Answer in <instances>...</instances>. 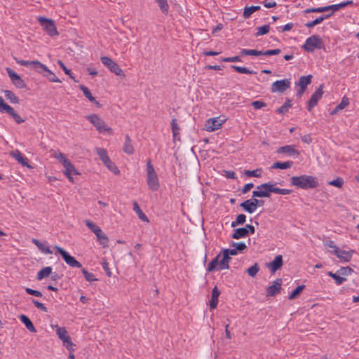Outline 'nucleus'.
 I'll return each mask as SVG.
<instances>
[{
	"instance_id": "nucleus-19",
	"label": "nucleus",
	"mask_w": 359,
	"mask_h": 359,
	"mask_svg": "<svg viewBox=\"0 0 359 359\" xmlns=\"http://www.w3.org/2000/svg\"><path fill=\"white\" fill-rule=\"evenodd\" d=\"M282 279L278 278L273 282V284L266 289V296L274 297L280 292Z\"/></svg>"
},
{
	"instance_id": "nucleus-20",
	"label": "nucleus",
	"mask_w": 359,
	"mask_h": 359,
	"mask_svg": "<svg viewBox=\"0 0 359 359\" xmlns=\"http://www.w3.org/2000/svg\"><path fill=\"white\" fill-rule=\"evenodd\" d=\"M283 264V257L279 255L276 256L274 259L268 264V268L272 273H275L278 270Z\"/></svg>"
},
{
	"instance_id": "nucleus-38",
	"label": "nucleus",
	"mask_w": 359,
	"mask_h": 359,
	"mask_svg": "<svg viewBox=\"0 0 359 359\" xmlns=\"http://www.w3.org/2000/svg\"><path fill=\"white\" fill-rule=\"evenodd\" d=\"M292 107V101L290 99H287L285 103L279 108L276 110V112L278 114H284L289 109Z\"/></svg>"
},
{
	"instance_id": "nucleus-37",
	"label": "nucleus",
	"mask_w": 359,
	"mask_h": 359,
	"mask_svg": "<svg viewBox=\"0 0 359 359\" xmlns=\"http://www.w3.org/2000/svg\"><path fill=\"white\" fill-rule=\"evenodd\" d=\"M260 9L259 6H252L250 7H245L243 11V16L245 19H248L250 15L257 11Z\"/></svg>"
},
{
	"instance_id": "nucleus-56",
	"label": "nucleus",
	"mask_w": 359,
	"mask_h": 359,
	"mask_svg": "<svg viewBox=\"0 0 359 359\" xmlns=\"http://www.w3.org/2000/svg\"><path fill=\"white\" fill-rule=\"evenodd\" d=\"M349 104V100L347 97L344 96L343 97L341 102L337 106V109H344L345 107H346Z\"/></svg>"
},
{
	"instance_id": "nucleus-31",
	"label": "nucleus",
	"mask_w": 359,
	"mask_h": 359,
	"mask_svg": "<svg viewBox=\"0 0 359 359\" xmlns=\"http://www.w3.org/2000/svg\"><path fill=\"white\" fill-rule=\"evenodd\" d=\"M123 150L125 153L128 154H133L134 152L133 146L132 144L131 140L128 135H126Z\"/></svg>"
},
{
	"instance_id": "nucleus-40",
	"label": "nucleus",
	"mask_w": 359,
	"mask_h": 359,
	"mask_svg": "<svg viewBox=\"0 0 359 359\" xmlns=\"http://www.w3.org/2000/svg\"><path fill=\"white\" fill-rule=\"evenodd\" d=\"M327 275L330 277H332L335 280L336 284L338 285L342 284L346 280V278L342 277V276H341V275L337 273H337H332V271H329L327 273Z\"/></svg>"
},
{
	"instance_id": "nucleus-48",
	"label": "nucleus",
	"mask_w": 359,
	"mask_h": 359,
	"mask_svg": "<svg viewBox=\"0 0 359 359\" xmlns=\"http://www.w3.org/2000/svg\"><path fill=\"white\" fill-rule=\"evenodd\" d=\"M305 285H301L297 286L289 295L288 299H295L300 293L304 289Z\"/></svg>"
},
{
	"instance_id": "nucleus-25",
	"label": "nucleus",
	"mask_w": 359,
	"mask_h": 359,
	"mask_svg": "<svg viewBox=\"0 0 359 359\" xmlns=\"http://www.w3.org/2000/svg\"><path fill=\"white\" fill-rule=\"evenodd\" d=\"M220 294V291L217 287L215 286L212 291L211 299L210 300V307L211 309H215L218 304V297Z\"/></svg>"
},
{
	"instance_id": "nucleus-5",
	"label": "nucleus",
	"mask_w": 359,
	"mask_h": 359,
	"mask_svg": "<svg viewBox=\"0 0 359 359\" xmlns=\"http://www.w3.org/2000/svg\"><path fill=\"white\" fill-rule=\"evenodd\" d=\"M302 48L308 53H313L316 49L324 48V44L319 35H312L306 39Z\"/></svg>"
},
{
	"instance_id": "nucleus-42",
	"label": "nucleus",
	"mask_w": 359,
	"mask_h": 359,
	"mask_svg": "<svg viewBox=\"0 0 359 359\" xmlns=\"http://www.w3.org/2000/svg\"><path fill=\"white\" fill-rule=\"evenodd\" d=\"M246 221V216L244 214L238 215L236 220L231 222V227H236L238 225L243 224Z\"/></svg>"
},
{
	"instance_id": "nucleus-60",
	"label": "nucleus",
	"mask_w": 359,
	"mask_h": 359,
	"mask_svg": "<svg viewBox=\"0 0 359 359\" xmlns=\"http://www.w3.org/2000/svg\"><path fill=\"white\" fill-rule=\"evenodd\" d=\"M221 61L226 62H241V59L240 56H233V57H223L221 59Z\"/></svg>"
},
{
	"instance_id": "nucleus-51",
	"label": "nucleus",
	"mask_w": 359,
	"mask_h": 359,
	"mask_svg": "<svg viewBox=\"0 0 359 359\" xmlns=\"http://www.w3.org/2000/svg\"><path fill=\"white\" fill-rule=\"evenodd\" d=\"M259 271V266L257 263H255L254 265L250 266L247 269V273L251 277H255L258 271Z\"/></svg>"
},
{
	"instance_id": "nucleus-52",
	"label": "nucleus",
	"mask_w": 359,
	"mask_h": 359,
	"mask_svg": "<svg viewBox=\"0 0 359 359\" xmlns=\"http://www.w3.org/2000/svg\"><path fill=\"white\" fill-rule=\"evenodd\" d=\"M155 1L158 3L161 11L163 13H167L168 12L169 5L167 2V0H155Z\"/></svg>"
},
{
	"instance_id": "nucleus-23",
	"label": "nucleus",
	"mask_w": 359,
	"mask_h": 359,
	"mask_svg": "<svg viewBox=\"0 0 359 359\" xmlns=\"http://www.w3.org/2000/svg\"><path fill=\"white\" fill-rule=\"evenodd\" d=\"M353 251H346L344 250L338 249L334 252V255H336L341 260L344 262H349L352 258V252Z\"/></svg>"
},
{
	"instance_id": "nucleus-12",
	"label": "nucleus",
	"mask_w": 359,
	"mask_h": 359,
	"mask_svg": "<svg viewBox=\"0 0 359 359\" xmlns=\"http://www.w3.org/2000/svg\"><path fill=\"white\" fill-rule=\"evenodd\" d=\"M341 8V4H332L330 6H323V7H318V8H306L304 11L305 13H323L329 11H332V13L330 14L332 15L336 11H338Z\"/></svg>"
},
{
	"instance_id": "nucleus-11",
	"label": "nucleus",
	"mask_w": 359,
	"mask_h": 359,
	"mask_svg": "<svg viewBox=\"0 0 359 359\" xmlns=\"http://www.w3.org/2000/svg\"><path fill=\"white\" fill-rule=\"evenodd\" d=\"M39 21L49 36H53L58 34L53 20L43 17H40L39 18Z\"/></svg>"
},
{
	"instance_id": "nucleus-50",
	"label": "nucleus",
	"mask_w": 359,
	"mask_h": 359,
	"mask_svg": "<svg viewBox=\"0 0 359 359\" xmlns=\"http://www.w3.org/2000/svg\"><path fill=\"white\" fill-rule=\"evenodd\" d=\"M245 175L247 177H260L262 176V169H256L254 170H245Z\"/></svg>"
},
{
	"instance_id": "nucleus-6",
	"label": "nucleus",
	"mask_w": 359,
	"mask_h": 359,
	"mask_svg": "<svg viewBox=\"0 0 359 359\" xmlns=\"http://www.w3.org/2000/svg\"><path fill=\"white\" fill-rule=\"evenodd\" d=\"M87 119L96 128L99 133L107 132L109 135L113 134V129L106 125L104 121L98 115H89L87 116Z\"/></svg>"
},
{
	"instance_id": "nucleus-26",
	"label": "nucleus",
	"mask_w": 359,
	"mask_h": 359,
	"mask_svg": "<svg viewBox=\"0 0 359 359\" xmlns=\"http://www.w3.org/2000/svg\"><path fill=\"white\" fill-rule=\"evenodd\" d=\"M240 206L248 213H253L256 210L252 199H248L240 204Z\"/></svg>"
},
{
	"instance_id": "nucleus-21",
	"label": "nucleus",
	"mask_w": 359,
	"mask_h": 359,
	"mask_svg": "<svg viewBox=\"0 0 359 359\" xmlns=\"http://www.w3.org/2000/svg\"><path fill=\"white\" fill-rule=\"evenodd\" d=\"M63 167L65 169V175L68 177L70 182H73L74 181L72 175H79V172L76 171L74 165L69 161L68 162H66V163L63 165Z\"/></svg>"
},
{
	"instance_id": "nucleus-64",
	"label": "nucleus",
	"mask_w": 359,
	"mask_h": 359,
	"mask_svg": "<svg viewBox=\"0 0 359 359\" xmlns=\"http://www.w3.org/2000/svg\"><path fill=\"white\" fill-rule=\"evenodd\" d=\"M232 246L235 247L236 249L237 250V251H240V252H241L247 248L245 243H244L243 242L233 243Z\"/></svg>"
},
{
	"instance_id": "nucleus-9",
	"label": "nucleus",
	"mask_w": 359,
	"mask_h": 359,
	"mask_svg": "<svg viewBox=\"0 0 359 359\" xmlns=\"http://www.w3.org/2000/svg\"><path fill=\"white\" fill-rule=\"evenodd\" d=\"M0 112L3 113H7L11 116L13 118L15 121L20 124L23 122H25V119L22 118L13 109V107H11L10 105L6 104L4 99L0 97Z\"/></svg>"
},
{
	"instance_id": "nucleus-54",
	"label": "nucleus",
	"mask_w": 359,
	"mask_h": 359,
	"mask_svg": "<svg viewBox=\"0 0 359 359\" xmlns=\"http://www.w3.org/2000/svg\"><path fill=\"white\" fill-rule=\"evenodd\" d=\"M353 272V270L349 266L341 267L339 270H337V273L341 276H348Z\"/></svg>"
},
{
	"instance_id": "nucleus-18",
	"label": "nucleus",
	"mask_w": 359,
	"mask_h": 359,
	"mask_svg": "<svg viewBox=\"0 0 359 359\" xmlns=\"http://www.w3.org/2000/svg\"><path fill=\"white\" fill-rule=\"evenodd\" d=\"M277 153L279 154H286L290 156L298 157L300 152L295 149L294 145H285L278 149Z\"/></svg>"
},
{
	"instance_id": "nucleus-8",
	"label": "nucleus",
	"mask_w": 359,
	"mask_h": 359,
	"mask_svg": "<svg viewBox=\"0 0 359 359\" xmlns=\"http://www.w3.org/2000/svg\"><path fill=\"white\" fill-rule=\"evenodd\" d=\"M54 248L56 250V252L61 255L63 259L71 267L75 268H81V264L78 262L74 257L71 256L66 250L58 245H55Z\"/></svg>"
},
{
	"instance_id": "nucleus-46",
	"label": "nucleus",
	"mask_w": 359,
	"mask_h": 359,
	"mask_svg": "<svg viewBox=\"0 0 359 359\" xmlns=\"http://www.w3.org/2000/svg\"><path fill=\"white\" fill-rule=\"evenodd\" d=\"M221 255L219 254L217 255L208 264V269L207 270L208 271H214L216 267L218 266H219V258L220 257Z\"/></svg>"
},
{
	"instance_id": "nucleus-15",
	"label": "nucleus",
	"mask_w": 359,
	"mask_h": 359,
	"mask_svg": "<svg viewBox=\"0 0 359 359\" xmlns=\"http://www.w3.org/2000/svg\"><path fill=\"white\" fill-rule=\"evenodd\" d=\"M6 70L15 87L18 88H25L26 87L25 81L11 68L6 67Z\"/></svg>"
},
{
	"instance_id": "nucleus-43",
	"label": "nucleus",
	"mask_w": 359,
	"mask_h": 359,
	"mask_svg": "<svg viewBox=\"0 0 359 359\" xmlns=\"http://www.w3.org/2000/svg\"><path fill=\"white\" fill-rule=\"evenodd\" d=\"M4 95L6 99L9 100L12 103H19V98L12 91L6 90L4 91Z\"/></svg>"
},
{
	"instance_id": "nucleus-24",
	"label": "nucleus",
	"mask_w": 359,
	"mask_h": 359,
	"mask_svg": "<svg viewBox=\"0 0 359 359\" xmlns=\"http://www.w3.org/2000/svg\"><path fill=\"white\" fill-rule=\"evenodd\" d=\"M11 155L23 166L30 167L27 158L25 157L19 150L16 149L11 151Z\"/></svg>"
},
{
	"instance_id": "nucleus-32",
	"label": "nucleus",
	"mask_w": 359,
	"mask_h": 359,
	"mask_svg": "<svg viewBox=\"0 0 359 359\" xmlns=\"http://www.w3.org/2000/svg\"><path fill=\"white\" fill-rule=\"evenodd\" d=\"M332 15V14H327V15H321L317 18H316L315 20H313V21H311V22H308L305 24V26L308 28H312L314 26L321 23L325 19H327L328 18H330V16Z\"/></svg>"
},
{
	"instance_id": "nucleus-41",
	"label": "nucleus",
	"mask_w": 359,
	"mask_h": 359,
	"mask_svg": "<svg viewBox=\"0 0 359 359\" xmlns=\"http://www.w3.org/2000/svg\"><path fill=\"white\" fill-rule=\"evenodd\" d=\"M231 67L234 69L236 72L241 74H255V72L252 70L248 69L247 67H239L236 65H231Z\"/></svg>"
},
{
	"instance_id": "nucleus-33",
	"label": "nucleus",
	"mask_w": 359,
	"mask_h": 359,
	"mask_svg": "<svg viewBox=\"0 0 359 359\" xmlns=\"http://www.w3.org/2000/svg\"><path fill=\"white\" fill-rule=\"evenodd\" d=\"M311 79L312 76L311 74L308 76H302L299 79L297 85L302 89H306L308 85L311 82Z\"/></svg>"
},
{
	"instance_id": "nucleus-16",
	"label": "nucleus",
	"mask_w": 359,
	"mask_h": 359,
	"mask_svg": "<svg viewBox=\"0 0 359 359\" xmlns=\"http://www.w3.org/2000/svg\"><path fill=\"white\" fill-rule=\"evenodd\" d=\"M224 121V119L221 120L219 117L209 118L205 122V129L209 132L215 131L220 128Z\"/></svg>"
},
{
	"instance_id": "nucleus-44",
	"label": "nucleus",
	"mask_w": 359,
	"mask_h": 359,
	"mask_svg": "<svg viewBox=\"0 0 359 359\" xmlns=\"http://www.w3.org/2000/svg\"><path fill=\"white\" fill-rule=\"evenodd\" d=\"M79 88L90 102H95V97L92 95L90 91L86 86L83 85H80Z\"/></svg>"
},
{
	"instance_id": "nucleus-2",
	"label": "nucleus",
	"mask_w": 359,
	"mask_h": 359,
	"mask_svg": "<svg viewBox=\"0 0 359 359\" xmlns=\"http://www.w3.org/2000/svg\"><path fill=\"white\" fill-rule=\"evenodd\" d=\"M290 183L291 185L303 189H313L318 186V182L315 177L306 175L292 177Z\"/></svg>"
},
{
	"instance_id": "nucleus-57",
	"label": "nucleus",
	"mask_w": 359,
	"mask_h": 359,
	"mask_svg": "<svg viewBox=\"0 0 359 359\" xmlns=\"http://www.w3.org/2000/svg\"><path fill=\"white\" fill-rule=\"evenodd\" d=\"M102 266L108 277H111V272L109 266V263L106 259H104L102 262Z\"/></svg>"
},
{
	"instance_id": "nucleus-1",
	"label": "nucleus",
	"mask_w": 359,
	"mask_h": 359,
	"mask_svg": "<svg viewBox=\"0 0 359 359\" xmlns=\"http://www.w3.org/2000/svg\"><path fill=\"white\" fill-rule=\"evenodd\" d=\"M271 193L287 195L291 194L292 190L275 187L273 184L268 182L257 186V190L252 191V197L269 198L271 196Z\"/></svg>"
},
{
	"instance_id": "nucleus-29",
	"label": "nucleus",
	"mask_w": 359,
	"mask_h": 359,
	"mask_svg": "<svg viewBox=\"0 0 359 359\" xmlns=\"http://www.w3.org/2000/svg\"><path fill=\"white\" fill-rule=\"evenodd\" d=\"M20 320L22 321V323H24V325H25L26 328L29 331H30L32 332H36V330L34 327L32 322L30 320V319L27 316L22 314L20 316Z\"/></svg>"
},
{
	"instance_id": "nucleus-13",
	"label": "nucleus",
	"mask_w": 359,
	"mask_h": 359,
	"mask_svg": "<svg viewBox=\"0 0 359 359\" xmlns=\"http://www.w3.org/2000/svg\"><path fill=\"white\" fill-rule=\"evenodd\" d=\"M323 85L321 84L319 88L312 94L310 100L307 102V109L311 111L318 104L323 94Z\"/></svg>"
},
{
	"instance_id": "nucleus-14",
	"label": "nucleus",
	"mask_w": 359,
	"mask_h": 359,
	"mask_svg": "<svg viewBox=\"0 0 359 359\" xmlns=\"http://www.w3.org/2000/svg\"><path fill=\"white\" fill-rule=\"evenodd\" d=\"M290 83H291L290 79H283L276 81L272 83L271 87V91L272 93H283L290 87Z\"/></svg>"
},
{
	"instance_id": "nucleus-45",
	"label": "nucleus",
	"mask_w": 359,
	"mask_h": 359,
	"mask_svg": "<svg viewBox=\"0 0 359 359\" xmlns=\"http://www.w3.org/2000/svg\"><path fill=\"white\" fill-rule=\"evenodd\" d=\"M171 128L174 139L177 138V136L180 135V128L177 123L175 118H172L171 121Z\"/></svg>"
},
{
	"instance_id": "nucleus-61",
	"label": "nucleus",
	"mask_w": 359,
	"mask_h": 359,
	"mask_svg": "<svg viewBox=\"0 0 359 359\" xmlns=\"http://www.w3.org/2000/svg\"><path fill=\"white\" fill-rule=\"evenodd\" d=\"M25 291L27 294H29L30 295H33V296H35L37 297H42V293L40 291L35 290L31 289L29 287H27L25 289Z\"/></svg>"
},
{
	"instance_id": "nucleus-47",
	"label": "nucleus",
	"mask_w": 359,
	"mask_h": 359,
	"mask_svg": "<svg viewBox=\"0 0 359 359\" xmlns=\"http://www.w3.org/2000/svg\"><path fill=\"white\" fill-rule=\"evenodd\" d=\"M97 241L104 248L107 246L108 238L106 234L102 231L101 233L96 236Z\"/></svg>"
},
{
	"instance_id": "nucleus-30",
	"label": "nucleus",
	"mask_w": 359,
	"mask_h": 359,
	"mask_svg": "<svg viewBox=\"0 0 359 359\" xmlns=\"http://www.w3.org/2000/svg\"><path fill=\"white\" fill-rule=\"evenodd\" d=\"M133 210L138 215L139 218L143 222H149V219L147 218L146 215L142 212V210H141L140 207L139 206L137 202L133 201Z\"/></svg>"
},
{
	"instance_id": "nucleus-35",
	"label": "nucleus",
	"mask_w": 359,
	"mask_h": 359,
	"mask_svg": "<svg viewBox=\"0 0 359 359\" xmlns=\"http://www.w3.org/2000/svg\"><path fill=\"white\" fill-rule=\"evenodd\" d=\"M293 165L292 161H285V162H275L272 165V169H287L292 167Z\"/></svg>"
},
{
	"instance_id": "nucleus-53",
	"label": "nucleus",
	"mask_w": 359,
	"mask_h": 359,
	"mask_svg": "<svg viewBox=\"0 0 359 359\" xmlns=\"http://www.w3.org/2000/svg\"><path fill=\"white\" fill-rule=\"evenodd\" d=\"M270 30V26L269 25H265L262 27L257 28V32L256 33V36H262L267 34Z\"/></svg>"
},
{
	"instance_id": "nucleus-49",
	"label": "nucleus",
	"mask_w": 359,
	"mask_h": 359,
	"mask_svg": "<svg viewBox=\"0 0 359 359\" xmlns=\"http://www.w3.org/2000/svg\"><path fill=\"white\" fill-rule=\"evenodd\" d=\"M81 272L87 281L93 282L97 280V279L95 277L94 274L91 272L88 271L86 269H82Z\"/></svg>"
},
{
	"instance_id": "nucleus-59",
	"label": "nucleus",
	"mask_w": 359,
	"mask_h": 359,
	"mask_svg": "<svg viewBox=\"0 0 359 359\" xmlns=\"http://www.w3.org/2000/svg\"><path fill=\"white\" fill-rule=\"evenodd\" d=\"M344 184V180L341 177H338L336 180H334L329 182V184L337 187L338 188H341Z\"/></svg>"
},
{
	"instance_id": "nucleus-62",
	"label": "nucleus",
	"mask_w": 359,
	"mask_h": 359,
	"mask_svg": "<svg viewBox=\"0 0 359 359\" xmlns=\"http://www.w3.org/2000/svg\"><path fill=\"white\" fill-rule=\"evenodd\" d=\"M266 105V104L265 102L260 101V100H257V101H254L252 102V106L255 109H262V107H265Z\"/></svg>"
},
{
	"instance_id": "nucleus-7",
	"label": "nucleus",
	"mask_w": 359,
	"mask_h": 359,
	"mask_svg": "<svg viewBox=\"0 0 359 359\" xmlns=\"http://www.w3.org/2000/svg\"><path fill=\"white\" fill-rule=\"evenodd\" d=\"M56 334L60 339L62 341L63 345L69 351H74L73 346L74 344H73L71 337L69 336L65 327L56 325Z\"/></svg>"
},
{
	"instance_id": "nucleus-55",
	"label": "nucleus",
	"mask_w": 359,
	"mask_h": 359,
	"mask_svg": "<svg viewBox=\"0 0 359 359\" xmlns=\"http://www.w3.org/2000/svg\"><path fill=\"white\" fill-rule=\"evenodd\" d=\"M32 302L37 309L43 312H48V309L42 303L34 299H32Z\"/></svg>"
},
{
	"instance_id": "nucleus-3",
	"label": "nucleus",
	"mask_w": 359,
	"mask_h": 359,
	"mask_svg": "<svg viewBox=\"0 0 359 359\" xmlns=\"http://www.w3.org/2000/svg\"><path fill=\"white\" fill-rule=\"evenodd\" d=\"M147 182L149 189L152 191L158 190L160 187L158 178L151 159H149L147 163Z\"/></svg>"
},
{
	"instance_id": "nucleus-10",
	"label": "nucleus",
	"mask_w": 359,
	"mask_h": 359,
	"mask_svg": "<svg viewBox=\"0 0 359 359\" xmlns=\"http://www.w3.org/2000/svg\"><path fill=\"white\" fill-rule=\"evenodd\" d=\"M101 62L104 65L107 67L111 72H114L117 76H125L123 71L120 68L118 65L107 56L101 57Z\"/></svg>"
},
{
	"instance_id": "nucleus-28",
	"label": "nucleus",
	"mask_w": 359,
	"mask_h": 359,
	"mask_svg": "<svg viewBox=\"0 0 359 359\" xmlns=\"http://www.w3.org/2000/svg\"><path fill=\"white\" fill-rule=\"evenodd\" d=\"M231 258L226 253L222 252V258L219 260V267L217 270L228 269L229 268V263Z\"/></svg>"
},
{
	"instance_id": "nucleus-58",
	"label": "nucleus",
	"mask_w": 359,
	"mask_h": 359,
	"mask_svg": "<svg viewBox=\"0 0 359 359\" xmlns=\"http://www.w3.org/2000/svg\"><path fill=\"white\" fill-rule=\"evenodd\" d=\"M55 158H57L60 163H62V165L66 163V162H68L69 160L65 157V156L60 153H55Z\"/></svg>"
},
{
	"instance_id": "nucleus-36",
	"label": "nucleus",
	"mask_w": 359,
	"mask_h": 359,
	"mask_svg": "<svg viewBox=\"0 0 359 359\" xmlns=\"http://www.w3.org/2000/svg\"><path fill=\"white\" fill-rule=\"evenodd\" d=\"M51 273H52V268L50 266H46V267L41 269L37 273L36 278L39 280H41L43 279L44 278L48 277L49 275L51 274Z\"/></svg>"
},
{
	"instance_id": "nucleus-27",
	"label": "nucleus",
	"mask_w": 359,
	"mask_h": 359,
	"mask_svg": "<svg viewBox=\"0 0 359 359\" xmlns=\"http://www.w3.org/2000/svg\"><path fill=\"white\" fill-rule=\"evenodd\" d=\"M249 235V231L245 227L238 228L234 231V233L232 234L231 237L233 239H240L242 238H245Z\"/></svg>"
},
{
	"instance_id": "nucleus-22",
	"label": "nucleus",
	"mask_w": 359,
	"mask_h": 359,
	"mask_svg": "<svg viewBox=\"0 0 359 359\" xmlns=\"http://www.w3.org/2000/svg\"><path fill=\"white\" fill-rule=\"evenodd\" d=\"M38 72L42 74L44 76H46L50 82H57L60 83L61 81L55 76L54 73H53L48 67L45 65V68L41 69H38Z\"/></svg>"
},
{
	"instance_id": "nucleus-17",
	"label": "nucleus",
	"mask_w": 359,
	"mask_h": 359,
	"mask_svg": "<svg viewBox=\"0 0 359 359\" xmlns=\"http://www.w3.org/2000/svg\"><path fill=\"white\" fill-rule=\"evenodd\" d=\"M16 62L20 65L26 66V67H30L31 68L34 69L37 72L38 69H41L45 68V65L42 64L38 60H33V61H29V60H19L16 57H14Z\"/></svg>"
},
{
	"instance_id": "nucleus-4",
	"label": "nucleus",
	"mask_w": 359,
	"mask_h": 359,
	"mask_svg": "<svg viewBox=\"0 0 359 359\" xmlns=\"http://www.w3.org/2000/svg\"><path fill=\"white\" fill-rule=\"evenodd\" d=\"M95 153L99 156L103 164L114 174L119 175L120 170L116 167L115 163L111 161L105 149L101 147H96L95 149Z\"/></svg>"
},
{
	"instance_id": "nucleus-34",
	"label": "nucleus",
	"mask_w": 359,
	"mask_h": 359,
	"mask_svg": "<svg viewBox=\"0 0 359 359\" xmlns=\"http://www.w3.org/2000/svg\"><path fill=\"white\" fill-rule=\"evenodd\" d=\"M34 244H35L38 248L43 253L50 255L53 253V251L50 249V247L43 245L41 241L37 239L34 238L32 240Z\"/></svg>"
},
{
	"instance_id": "nucleus-63",
	"label": "nucleus",
	"mask_w": 359,
	"mask_h": 359,
	"mask_svg": "<svg viewBox=\"0 0 359 359\" xmlns=\"http://www.w3.org/2000/svg\"><path fill=\"white\" fill-rule=\"evenodd\" d=\"M262 4L264 7L267 8L276 7V2L273 0H265L262 2Z\"/></svg>"
},
{
	"instance_id": "nucleus-39",
	"label": "nucleus",
	"mask_w": 359,
	"mask_h": 359,
	"mask_svg": "<svg viewBox=\"0 0 359 359\" xmlns=\"http://www.w3.org/2000/svg\"><path fill=\"white\" fill-rule=\"evenodd\" d=\"M241 55H254L259 56L263 55V51L257 50L255 49H242L241 51Z\"/></svg>"
}]
</instances>
